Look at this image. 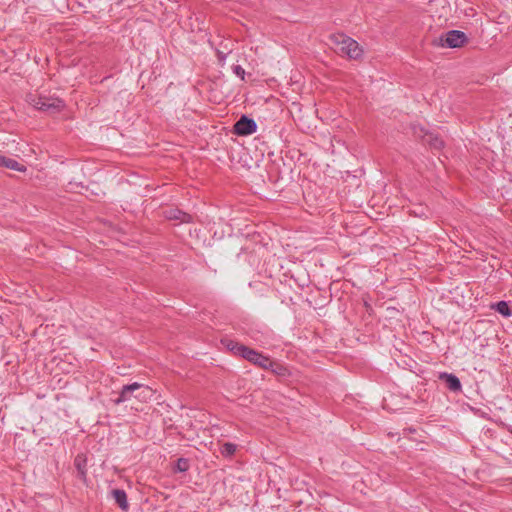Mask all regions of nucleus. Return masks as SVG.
I'll use <instances>...</instances> for the list:
<instances>
[{
	"mask_svg": "<svg viewBox=\"0 0 512 512\" xmlns=\"http://www.w3.org/2000/svg\"><path fill=\"white\" fill-rule=\"evenodd\" d=\"M234 72L237 76H239L242 80H244L245 70L241 66H239V65L235 66Z\"/></svg>",
	"mask_w": 512,
	"mask_h": 512,
	"instance_id": "nucleus-17",
	"label": "nucleus"
},
{
	"mask_svg": "<svg viewBox=\"0 0 512 512\" xmlns=\"http://www.w3.org/2000/svg\"><path fill=\"white\" fill-rule=\"evenodd\" d=\"M223 343H225L227 348L229 350L233 351L235 354H238V353H237V347H234V346H242L241 344H238L232 340H225V341H223Z\"/></svg>",
	"mask_w": 512,
	"mask_h": 512,
	"instance_id": "nucleus-16",
	"label": "nucleus"
},
{
	"mask_svg": "<svg viewBox=\"0 0 512 512\" xmlns=\"http://www.w3.org/2000/svg\"><path fill=\"white\" fill-rule=\"evenodd\" d=\"M257 125L253 119L242 116L234 125V132L238 135H249L256 131Z\"/></svg>",
	"mask_w": 512,
	"mask_h": 512,
	"instance_id": "nucleus-7",
	"label": "nucleus"
},
{
	"mask_svg": "<svg viewBox=\"0 0 512 512\" xmlns=\"http://www.w3.org/2000/svg\"><path fill=\"white\" fill-rule=\"evenodd\" d=\"M492 308L496 309L500 314H502L505 317H508L511 315L510 308L505 301H500L495 305H492Z\"/></svg>",
	"mask_w": 512,
	"mask_h": 512,
	"instance_id": "nucleus-13",
	"label": "nucleus"
},
{
	"mask_svg": "<svg viewBox=\"0 0 512 512\" xmlns=\"http://www.w3.org/2000/svg\"><path fill=\"white\" fill-rule=\"evenodd\" d=\"M0 167H5V168L15 170L18 172H22V173L26 172V170H27L25 165L19 163L18 161L14 160V159L5 157L1 154H0Z\"/></svg>",
	"mask_w": 512,
	"mask_h": 512,
	"instance_id": "nucleus-9",
	"label": "nucleus"
},
{
	"mask_svg": "<svg viewBox=\"0 0 512 512\" xmlns=\"http://www.w3.org/2000/svg\"><path fill=\"white\" fill-rule=\"evenodd\" d=\"M189 468L188 461L186 459L180 458L177 461V470L180 472H185Z\"/></svg>",
	"mask_w": 512,
	"mask_h": 512,
	"instance_id": "nucleus-15",
	"label": "nucleus"
},
{
	"mask_svg": "<svg viewBox=\"0 0 512 512\" xmlns=\"http://www.w3.org/2000/svg\"><path fill=\"white\" fill-rule=\"evenodd\" d=\"M276 366V369H274V372L278 375L284 376L286 374L287 369L283 366H280L278 364H274Z\"/></svg>",
	"mask_w": 512,
	"mask_h": 512,
	"instance_id": "nucleus-18",
	"label": "nucleus"
},
{
	"mask_svg": "<svg viewBox=\"0 0 512 512\" xmlns=\"http://www.w3.org/2000/svg\"><path fill=\"white\" fill-rule=\"evenodd\" d=\"M439 379L444 380L450 390H452V391H460L461 390V383L455 375L448 374V373L444 372L439 375Z\"/></svg>",
	"mask_w": 512,
	"mask_h": 512,
	"instance_id": "nucleus-11",
	"label": "nucleus"
},
{
	"mask_svg": "<svg viewBox=\"0 0 512 512\" xmlns=\"http://www.w3.org/2000/svg\"><path fill=\"white\" fill-rule=\"evenodd\" d=\"M133 394V397L138 399L140 402H148L151 400L154 391L145 385L139 384V383H133L130 385H125L121 392L119 397L114 401L116 405L128 401L131 399Z\"/></svg>",
	"mask_w": 512,
	"mask_h": 512,
	"instance_id": "nucleus-2",
	"label": "nucleus"
},
{
	"mask_svg": "<svg viewBox=\"0 0 512 512\" xmlns=\"http://www.w3.org/2000/svg\"><path fill=\"white\" fill-rule=\"evenodd\" d=\"M466 42L467 37L465 33L458 30H451L440 38L441 45L450 48L462 47Z\"/></svg>",
	"mask_w": 512,
	"mask_h": 512,
	"instance_id": "nucleus-6",
	"label": "nucleus"
},
{
	"mask_svg": "<svg viewBox=\"0 0 512 512\" xmlns=\"http://www.w3.org/2000/svg\"><path fill=\"white\" fill-rule=\"evenodd\" d=\"M112 495H113L115 501L117 502V504L119 505V507L122 510H127L128 509L127 496H126V493L123 490L114 489L112 491Z\"/></svg>",
	"mask_w": 512,
	"mask_h": 512,
	"instance_id": "nucleus-12",
	"label": "nucleus"
},
{
	"mask_svg": "<svg viewBox=\"0 0 512 512\" xmlns=\"http://www.w3.org/2000/svg\"><path fill=\"white\" fill-rule=\"evenodd\" d=\"M28 101L36 109L50 113L59 112L64 108L63 101L55 97L30 95Z\"/></svg>",
	"mask_w": 512,
	"mask_h": 512,
	"instance_id": "nucleus-3",
	"label": "nucleus"
},
{
	"mask_svg": "<svg viewBox=\"0 0 512 512\" xmlns=\"http://www.w3.org/2000/svg\"><path fill=\"white\" fill-rule=\"evenodd\" d=\"M413 135L421 140L423 144L430 146L434 149H441L444 146V142L437 135L429 132L423 126L414 125L413 126Z\"/></svg>",
	"mask_w": 512,
	"mask_h": 512,
	"instance_id": "nucleus-4",
	"label": "nucleus"
},
{
	"mask_svg": "<svg viewBox=\"0 0 512 512\" xmlns=\"http://www.w3.org/2000/svg\"><path fill=\"white\" fill-rule=\"evenodd\" d=\"M218 55H219V60H220V61H223V59H224V55H223L221 52H219V53H218Z\"/></svg>",
	"mask_w": 512,
	"mask_h": 512,
	"instance_id": "nucleus-19",
	"label": "nucleus"
},
{
	"mask_svg": "<svg viewBox=\"0 0 512 512\" xmlns=\"http://www.w3.org/2000/svg\"><path fill=\"white\" fill-rule=\"evenodd\" d=\"M236 451V445L232 443H225L222 448V455L224 456H232Z\"/></svg>",
	"mask_w": 512,
	"mask_h": 512,
	"instance_id": "nucleus-14",
	"label": "nucleus"
},
{
	"mask_svg": "<svg viewBox=\"0 0 512 512\" xmlns=\"http://www.w3.org/2000/svg\"><path fill=\"white\" fill-rule=\"evenodd\" d=\"M165 217L169 220H179L181 223H189L192 220L191 215L178 209H169L165 211Z\"/></svg>",
	"mask_w": 512,
	"mask_h": 512,
	"instance_id": "nucleus-10",
	"label": "nucleus"
},
{
	"mask_svg": "<svg viewBox=\"0 0 512 512\" xmlns=\"http://www.w3.org/2000/svg\"><path fill=\"white\" fill-rule=\"evenodd\" d=\"M237 347V353L241 355L243 358L249 360L250 362L257 364L258 366L262 368H271L273 367V362L268 358L265 357L258 352H256L253 349H250L246 346H236Z\"/></svg>",
	"mask_w": 512,
	"mask_h": 512,
	"instance_id": "nucleus-5",
	"label": "nucleus"
},
{
	"mask_svg": "<svg viewBox=\"0 0 512 512\" xmlns=\"http://www.w3.org/2000/svg\"><path fill=\"white\" fill-rule=\"evenodd\" d=\"M74 465L78 471V476L84 483H86V481H87V470H86L87 458H86V456L83 454H78L75 457Z\"/></svg>",
	"mask_w": 512,
	"mask_h": 512,
	"instance_id": "nucleus-8",
	"label": "nucleus"
},
{
	"mask_svg": "<svg viewBox=\"0 0 512 512\" xmlns=\"http://www.w3.org/2000/svg\"><path fill=\"white\" fill-rule=\"evenodd\" d=\"M329 41L333 50L341 55L352 60H360L363 57V47L353 38L343 34L336 33L329 37Z\"/></svg>",
	"mask_w": 512,
	"mask_h": 512,
	"instance_id": "nucleus-1",
	"label": "nucleus"
}]
</instances>
